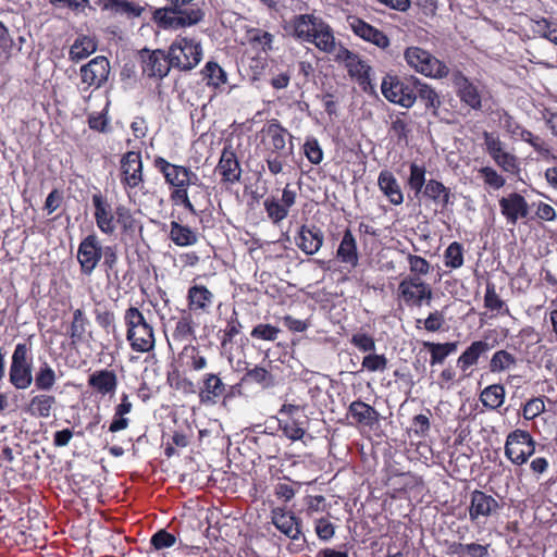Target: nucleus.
Instances as JSON below:
<instances>
[{
	"label": "nucleus",
	"mask_w": 557,
	"mask_h": 557,
	"mask_svg": "<svg viewBox=\"0 0 557 557\" xmlns=\"http://www.w3.org/2000/svg\"><path fill=\"white\" fill-rule=\"evenodd\" d=\"M32 347L27 343H18L12 355L9 381L17 389H26L33 383Z\"/></svg>",
	"instance_id": "nucleus-5"
},
{
	"label": "nucleus",
	"mask_w": 557,
	"mask_h": 557,
	"mask_svg": "<svg viewBox=\"0 0 557 557\" xmlns=\"http://www.w3.org/2000/svg\"><path fill=\"white\" fill-rule=\"evenodd\" d=\"M154 168L162 173L164 181L172 187H184L187 168L169 162L162 157H156L153 160Z\"/></svg>",
	"instance_id": "nucleus-21"
},
{
	"label": "nucleus",
	"mask_w": 557,
	"mask_h": 557,
	"mask_svg": "<svg viewBox=\"0 0 557 557\" xmlns=\"http://www.w3.org/2000/svg\"><path fill=\"white\" fill-rule=\"evenodd\" d=\"M272 523L277 530L290 540H298L301 535V522L292 511L283 508H274L271 511Z\"/></svg>",
	"instance_id": "nucleus-17"
},
{
	"label": "nucleus",
	"mask_w": 557,
	"mask_h": 557,
	"mask_svg": "<svg viewBox=\"0 0 557 557\" xmlns=\"http://www.w3.org/2000/svg\"><path fill=\"white\" fill-rule=\"evenodd\" d=\"M263 207L268 214V218L274 224H278L280 222H282L288 215L289 212V210L287 208H284V205L273 196L264 199Z\"/></svg>",
	"instance_id": "nucleus-42"
},
{
	"label": "nucleus",
	"mask_w": 557,
	"mask_h": 557,
	"mask_svg": "<svg viewBox=\"0 0 557 557\" xmlns=\"http://www.w3.org/2000/svg\"><path fill=\"white\" fill-rule=\"evenodd\" d=\"M243 381H250L262 386H269L272 382V375L264 368L255 367L246 372Z\"/></svg>",
	"instance_id": "nucleus-55"
},
{
	"label": "nucleus",
	"mask_w": 557,
	"mask_h": 557,
	"mask_svg": "<svg viewBox=\"0 0 557 557\" xmlns=\"http://www.w3.org/2000/svg\"><path fill=\"white\" fill-rule=\"evenodd\" d=\"M285 129L276 123L270 124L267 128V135L269 137V150L270 153H277L285 148Z\"/></svg>",
	"instance_id": "nucleus-45"
},
{
	"label": "nucleus",
	"mask_w": 557,
	"mask_h": 557,
	"mask_svg": "<svg viewBox=\"0 0 557 557\" xmlns=\"http://www.w3.org/2000/svg\"><path fill=\"white\" fill-rule=\"evenodd\" d=\"M490 345L484 341L473 342L458 358V366L462 371L476 364L479 358L490 350Z\"/></svg>",
	"instance_id": "nucleus-32"
},
{
	"label": "nucleus",
	"mask_w": 557,
	"mask_h": 557,
	"mask_svg": "<svg viewBox=\"0 0 557 557\" xmlns=\"http://www.w3.org/2000/svg\"><path fill=\"white\" fill-rule=\"evenodd\" d=\"M517 363L516 357L507 350H497L491 358L490 371L499 373L511 369Z\"/></svg>",
	"instance_id": "nucleus-40"
},
{
	"label": "nucleus",
	"mask_w": 557,
	"mask_h": 557,
	"mask_svg": "<svg viewBox=\"0 0 557 557\" xmlns=\"http://www.w3.org/2000/svg\"><path fill=\"white\" fill-rule=\"evenodd\" d=\"M304 151L312 164H319L323 159V152L317 139H308L304 145Z\"/></svg>",
	"instance_id": "nucleus-63"
},
{
	"label": "nucleus",
	"mask_w": 557,
	"mask_h": 557,
	"mask_svg": "<svg viewBox=\"0 0 557 557\" xmlns=\"http://www.w3.org/2000/svg\"><path fill=\"white\" fill-rule=\"evenodd\" d=\"M166 1L168 4L164 8L158 9L154 12V18L162 27L177 29L193 26L201 22L205 17V12L200 8H185L194 0Z\"/></svg>",
	"instance_id": "nucleus-2"
},
{
	"label": "nucleus",
	"mask_w": 557,
	"mask_h": 557,
	"mask_svg": "<svg viewBox=\"0 0 557 557\" xmlns=\"http://www.w3.org/2000/svg\"><path fill=\"white\" fill-rule=\"evenodd\" d=\"M445 265L451 269H458L463 264L462 245L454 242L445 250Z\"/></svg>",
	"instance_id": "nucleus-48"
},
{
	"label": "nucleus",
	"mask_w": 557,
	"mask_h": 557,
	"mask_svg": "<svg viewBox=\"0 0 557 557\" xmlns=\"http://www.w3.org/2000/svg\"><path fill=\"white\" fill-rule=\"evenodd\" d=\"M88 384L102 395L113 393L117 385L116 375L113 371H96L88 377Z\"/></svg>",
	"instance_id": "nucleus-29"
},
{
	"label": "nucleus",
	"mask_w": 557,
	"mask_h": 557,
	"mask_svg": "<svg viewBox=\"0 0 557 557\" xmlns=\"http://www.w3.org/2000/svg\"><path fill=\"white\" fill-rule=\"evenodd\" d=\"M405 59L410 67L428 77L442 79L449 74L446 63L420 47L407 48Z\"/></svg>",
	"instance_id": "nucleus-4"
},
{
	"label": "nucleus",
	"mask_w": 557,
	"mask_h": 557,
	"mask_svg": "<svg viewBox=\"0 0 557 557\" xmlns=\"http://www.w3.org/2000/svg\"><path fill=\"white\" fill-rule=\"evenodd\" d=\"M95 207V220L98 228L106 235H112L115 232V221L110 203L101 194L92 196Z\"/></svg>",
	"instance_id": "nucleus-20"
},
{
	"label": "nucleus",
	"mask_w": 557,
	"mask_h": 557,
	"mask_svg": "<svg viewBox=\"0 0 557 557\" xmlns=\"http://www.w3.org/2000/svg\"><path fill=\"white\" fill-rule=\"evenodd\" d=\"M249 44L262 52H268L272 49L273 35L269 32L259 28L249 29L247 33Z\"/></svg>",
	"instance_id": "nucleus-43"
},
{
	"label": "nucleus",
	"mask_w": 557,
	"mask_h": 557,
	"mask_svg": "<svg viewBox=\"0 0 557 557\" xmlns=\"http://www.w3.org/2000/svg\"><path fill=\"white\" fill-rule=\"evenodd\" d=\"M484 306L488 310L497 312H500L505 308V302L496 293L495 285L490 282L486 284Z\"/></svg>",
	"instance_id": "nucleus-51"
},
{
	"label": "nucleus",
	"mask_w": 557,
	"mask_h": 557,
	"mask_svg": "<svg viewBox=\"0 0 557 557\" xmlns=\"http://www.w3.org/2000/svg\"><path fill=\"white\" fill-rule=\"evenodd\" d=\"M381 90L388 101L404 108H411L417 99L414 82L412 85H409L396 76H385L381 84Z\"/></svg>",
	"instance_id": "nucleus-9"
},
{
	"label": "nucleus",
	"mask_w": 557,
	"mask_h": 557,
	"mask_svg": "<svg viewBox=\"0 0 557 557\" xmlns=\"http://www.w3.org/2000/svg\"><path fill=\"white\" fill-rule=\"evenodd\" d=\"M398 292L404 302L409 307H421L423 302L429 305L433 298L431 286L417 275L406 276L401 280Z\"/></svg>",
	"instance_id": "nucleus-7"
},
{
	"label": "nucleus",
	"mask_w": 557,
	"mask_h": 557,
	"mask_svg": "<svg viewBox=\"0 0 557 557\" xmlns=\"http://www.w3.org/2000/svg\"><path fill=\"white\" fill-rule=\"evenodd\" d=\"M535 451V442L523 430H515L506 440L505 455L515 465H523Z\"/></svg>",
	"instance_id": "nucleus-6"
},
{
	"label": "nucleus",
	"mask_w": 557,
	"mask_h": 557,
	"mask_svg": "<svg viewBox=\"0 0 557 557\" xmlns=\"http://www.w3.org/2000/svg\"><path fill=\"white\" fill-rule=\"evenodd\" d=\"M409 187L414 190L416 196H418L423 190V186L425 185V169L424 166L418 165L417 163H412L410 165V175L408 178Z\"/></svg>",
	"instance_id": "nucleus-49"
},
{
	"label": "nucleus",
	"mask_w": 557,
	"mask_h": 557,
	"mask_svg": "<svg viewBox=\"0 0 557 557\" xmlns=\"http://www.w3.org/2000/svg\"><path fill=\"white\" fill-rule=\"evenodd\" d=\"M377 185L381 191L388 198L393 205H400L404 201V195L394 174L383 170L379 174Z\"/></svg>",
	"instance_id": "nucleus-24"
},
{
	"label": "nucleus",
	"mask_w": 557,
	"mask_h": 557,
	"mask_svg": "<svg viewBox=\"0 0 557 557\" xmlns=\"http://www.w3.org/2000/svg\"><path fill=\"white\" fill-rule=\"evenodd\" d=\"M414 92L417 98L424 102L426 108L437 110L441 106V99L437 92L428 84L414 79Z\"/></svg>",
	"instance_id": "nucleus-38"
},
{
	"label": "nucleus",
	"mask_w": 557,
	"mask_h": 557,
	"mask_svg": "<svg viewBox=\"0 0 557 557\" xmlns=\"http://www.w3.org/2000/svg\"><path fill=\"white\" fill-rule=\"evenodd\" d=\"M225 384L213 373L203 376L202 387L199 393L200 401L203 404H215L216 399L223 396Z\"/></svg>",
	"instance_id": "nucleus-23"
},
{
	"label": "nucleus",
	"mask_w": 557,
	"mask_h": 557,
	"mask_svg": "<svg viewBox=\"0 0 557 557\" xmlns=\"http://www.w3.org/2000/svg\"><path fill=\"white\" fill-rule=\"evenodd\" d=\"M187 298L191 311L208 312L213 302V294L203 285L191 286Z\"/></svg>",
	"instance_id": "nucleus-25"
},
{
	"label": "nucleus",
	"mask_w": 557,
	"mask_h": 557,
	"mask_svg": "<svg viewBox=\"0 0 557 557\" xmlns=\"http://www.w3.org/2000/svg\"><path fill=\"white\" fill-rule=\"evenodd\" d=\"M169 238L178 247H189L197 244L198 234L190 226L172 221Z\"/></svg>",
	"instance_id": "nucleus-27"
},
{
	"label": "nucleus",
	"mask_w": 557,
	"mask_h": 557,
	"mask_svg": "<svg viewBox=\"0 0 557 557\" xmlns=\"http://www.w3.org/2000/svg\"><path fill=\"white\" fill-rule=\"evenodd\" d=\"M362 368L370 372H382L387 368V358L384 355L369 354L362 359Z\"/></svg>",
	"instance_id": "nucleus-54"
},
{
	"label": "nucleus",
	"mask_w": 557,
	"mask_h": 557,
	"mask_svg": "<svg viewBox=\"0 0 557 557\" xmlns=\"http://www.w3.org/2000/svg\"><path fill=\"white\" fill-rule=\"evenodd\" d=\"M518 139L530 144L540 153H548L549 152V148H548L547 144L540 136L532 134L528 129L519 132Z\"/></svg>",
	"instance_id": "nucleus-60"
},
{
	"label": "nucleus",
	"mask_w": 557,
	"mask_h": 557,
	"mask_svg": "<svg viewBox=\"0 0 557 557\" xmlns=\"http://www.w3.org/2000/svg\"><path fill=\"white\" fill-rule=\"evenodd\" d=\"M500 213L506 219L507 223L515 226L520 219H527L530 213V207L525 198L518 193H510L509 195L499 199Z\"/></svg>",
	"instance_id": "nucleus-14"
},
{
	"label": "nucleus",
	"mask_w": 557,
	"mask_h": 557,
	"mask_svg": "<svg viewBox=\"0 0 557 557\" xmlns=\"http://www.w3.org/2000/svg\"><path fill=\"white\" fill-rule=\"evenodd\" d=\"M324 243V235L315 225H301L298 235L295 237L296 246L306 255H315Z\"/></svg>",
	"instance_id": "nucleus-16"
},
{
	"label": "nucleus",
	"mask_w": 557,
	"mask_h": 557,
	"mask_svg": "<svg viewBox=\"0 0 557 557\" xmlns=\"http://www.w3.org/2000/svg\"><path fill=\"white\" fill-rule=\"evenodd\" d=\"M422 193L424 197L431 199L435 203H440L443 208L447 207L451 202L450 189L438 181L430 180L425 184Z\"/></svg>",
	"instance_id": "nucleus-33"
},
{
	"label": "nucleus",
	"mask_w": 557,
	"mask_h": 557,
	"mask_svg": "<svg viewBox=\"0 0 557 557\" xmlns=\"http://www.w3.org/2000/svg\"><path fill=\"white\" fill-rule=\"evenodd\" d=\"M170 63L178 71H191L202 59L199 41L188 37H177L169 48Z\"/></svg>",
	"instance_id": "nucleus-3"
},
{
	"label": "nucleus",
	"mask_w": 557,
	"mask_h": 557,
	"mask_svg": "<svg viewBox=\"0 0 557 557\" xmlns=\"http://www.w3.org/2000/svg\"><path fill=\"white\" fill-rule=\"evenodd\" d=\"M102 258V247L96 234L85 237L77 250V260L81 271L85 275H90Z\"/></svg>",
	"instance_id": "nucleus-12"
},
{
	"label": "nucleus",
	"mask_w": 557,
	"mask_h": 557,
	"mask_svg": "<svg viewBox=\"0 0 557 557\" xmlns=\"http://www.w3.org/2000/svg\"><path fill=\"white\" fill-rule=\"evenodd\" d=\"M453 83L461 102L473 110L481 109V95L476 88L461 72L453 73Z\"/></svg>",
	"instance_id": "nucleus-18"
},
{
	"label": "nucleus",
	"mask_w": 557,
	"mask_h": 557,
	"mask_svg": "<svg viewBox=\"0 0 557 557\" xmlns=\"http://www.w3.org/2000/svg\"><path fill=\"white\" fill-rule=\"evenodd\" d=\"M347 22L351 30L360 38L372 42L380 48H386L389 45V39L383 32L366 23L361 18L357 16H348Z\"/></svg>",
	"instance_id": "nucleus-19"
},
{
	"label": "nucleus",
	"mask_w": 557,
	"mask_h": 557,
	"mask_svg": "<svg viewBox=\"0 0 557 557\" xmlns=\"http://www.w3.org/2000/svg\"><path fill=\"white\" fill-rule=\"evenodd\" d=\"M143 72L150 78L162 79L165 77L172 64L170 63V54L163 50H144L143 52Z\"/></svg>",
	"instance_id": "nucleus-15"
},
{
	"label": "nucleus",
	"mask_w": 557,
	"mask_h": 557,
	"mask_svg": "<svg viewBox=\"0 0 557 557\" xmlns=\"http://www.w3.org/2000/svg\"><path fill=\"white\" fill-rule=\"evenodd\" d=\"M194 334L193 320L190 315L181 317L173 331V339L177 342L189 341Z\"/></svg>",
	"instance_id": "nucleus-47"
},
{
	"label": "nucleus",
	"mask_w": 557,
	"mask_h": 557,
	"mask_svg": "<svg viewBox=\"0 0 557 557\" xmlns=\"http://www.w3.org/2000/svg\"><path fill=\"white\" fill-rule=\"evenodd\" d=\"M321 18L315 17L312 14H300L295 16L292 22L294 36L309 42Z\"/></svg>",
	"instance_id": "nucleus-28"
},
{
	"label": "nucleus",
	"mask_w": 557,
	"mask_h": 557,
	"mask_svg": "<svg viewBox=\"0 0 557 557\" xmlns=\"http://www.w3.org/2000/svg\"><path fill=\"white\" fill-rule=\"evenodd\" d=\"M97 41L94 37L81 35L78 36L70 48V60L78 62L88 58L97 50Z\"/></svg>",
	"instance_id": "nucleus-31"
},
{
	"label": "nucleus",
	"mask_w": 557,
	"mask_h": 557,
	"mask_svg": "<svg viewBox=\"0 0 557 557\" xmlns=\"http://www.w3.org/2000/svg\"><path fill=\"white\" fill-rule=\"evenodd\" d=\"M278 422L282 431L289 440L298 441L304 437L306 418H281Z\"/></svg>",
	"instance_id": "nucleus-36"
},
{
	"label": "nucleus",
	"mask_w": 557,
	"mask_h": 557,
	"mask_svg": "<svg viewBox=\"0 0 557 557\" xmlns=\"http://www.w3.org/2000/svg\"><path fill=\"white\" fill-rule=\"evenodd\" d=\"M348 411L357 423L366 426H373L380 419V413L373 407L361 400L352 401Z\"/></svg>",
	"instance_id": "nucleus-26"
},
{
	"label": "nucleus",
	"mask_w": 557,
	"mask_h": 557,
	"mask_svg": "<svg viewBox=\"0 0 557 557\" xmlns=\"http://www.w3.org/2000/svg\"><path fill=\"white\" fill-rule=\"evenodd\" d=\"M494 162L505 172L516 174L519 172V161L518 158L510 153L509 151H504L497 158L494 159Z\"/></svg>",
	"instance_id": "nucleus-53"
},
{
	"label": "nucleus",
	"mask_w": 557,
	"mask_h": 557,
	"mask_svg": "<svg viewBox=\"0 0 557 557\" xmlns=\"http://www.w3.org/2000/svg\"><path fill=\"white\" fill-rule=\"evenodd\" d=\"M126 339L131 348L137 352H149L154 349L156 337L152 325L136 307L125 310Z\"/></svg>",
	"instance_id": "nucleus-1"
},
{
	"label": "nucleus",
	"mask_w": 557,
	"mask_h": 557,
	"mask_svg": "<svg viewBox=\"0 0 557 557\" xmlns=\"http://www.w3.org/2000/svg\"><path fill=\"white\" fill-rule=\"evenodd\" d=\"M87 318L82 309H76L73 312V321L71 323L69 335L73 345H76L84 339L86 332Z\"/></svg>",
	"instance_id": "nucleus-39"
},
{
	"label": "nucleus",
	"mask_w": 557,
	"mask_h": 557,
	"mask_svg": "<svg viewBox=\"0 0 557 557\" xmlns=\"http://www.w3.org/2000/svg\"><path fill=\"white\" fill-rule=\"evenodd\" d=\"M242 323L239 322L237 318V312L233 311V314L227 321V325L224 330V335L222 338V346H225L226 343L233 342L234 337L237 336L240 333L242 330Z\"/></svg>",
	"instance_id": "nucleus-61"
},
{
	"label": "nucleus",
	"mask_w": 557,
	"mask_h": 557,
	"mask_svg": "<svg viewBox=\"0 0 557 557\" xmlns=\"http://www.w3.org/2000/svg\"><path fill=\"white\" fill-rule=\"evenodd\" d=\"M144 165L139 151H127L120 160V181L126 190L138 188L144 183Z\"/></svg>",
	"instance_id": "nucleus-11"
},
{
	"label": "nucleus",
	"mask_w": 557,
	"mask_h": 557,
	"mask_svg": "<svg viewBox=\"0 0 557 557\" xmlns=\"http://www.w3.org/2000/svg\"><path fill=\"white\" fill-rule=\"evenodd\" d=\"M480 400L488 409L495 410L499 408L505 400L504 386L502 384H493L485 387L480 395Z\"/></svg>",
	"instance_id": "nucleus-35"
},
{
	"label": "nucleus",
	"mask_w": 557,
	"mask_h": 557,
	"mask_svg": "<svg viewBox=\"0 0 557 557\" xmlns=\"http://www.w3.org/2000/svg\"><path fill=\"white\" fill-rule=\"evenodd\" d=\"M409 269L414 275H426L430 272L431 265L424 258L416 255L408 256Z\"/></svg>",
	"instance_id": "nucleus-64"
},
{
	"label": "nucleus",
	"mask_w": 557,
	"mask_h": 557,
	"mask_svg": "<svg viewBox=\"0 0 557 557\" xmlns=\"http://www.w3.org/2000/svg\"><path fill=\"white\" fill-rule=\"evenodd\" d=\"M350 343L363 352H372L376 347L374 338L366 333H355L350 338Z\"/></svg>",
	"instance_id": "nucleus-59"
},
{
	"label": "nucleus",
	"mask_w": 557,
	"mask_h": 557,
	"mask_svg": "<svg viewBox=\"0 0 557 557\" xmlns=\"http://www.w3.org/2000/svg\"><path fill=\"white\" fill-rule=\"evenodd\" d=\"M215 172L224 184H235L240 181L242 168L232 144H225Z\"/></svg>",
	"instance_id": "nucleus-13"
},
{
	"label": "nucleus",
	"mask_w": 557,
	"mask_h": 557,
	"mask_svg": "<svg viewBox=\"0 0 557 557\" xmlns=\"http://www.w3.org/2000/svg\"><path fill=\"white\" fill-rule=\"evenodd\" d=\"M33 380L37 389L47 392L54 386L57 374L52 367L47 361H44Z\"/></svg>",
	"instance_id": "nucleus-37"
},
{
	"label": "nucleus",
	"mask_w": 557,
	"mask_h": 557,
	"mask_svg": "<svg viewBox=\"0 0 557 557\" xmlns=\"http://www.w3.org/2000/svg\"><path fill=\"white\" fill-rule=\"evenodd\" d=\"M309 42L324 52L331 53L335 50V38L329 24L320 20Z\"/></svg>",
	"instance_id": "nucleus-30"
},
{
	"label": "nucleus",
	"mask_w": 557,
	"mask_h": 557,
	"mask_svg": "<svg viewBox=\"0 0 557 557\" xmlns=\"http://www.w3.org/2000/svg\"><path fill=\"white\" fill-rule=\"evenodd\" d=\"M479 173L483 177L484 183L494 189L502 188L506 183V180L491 166L480 169Z\"/></svg>",
	"instance_id": "nucleus-57"
},
{
	"label": "nucleus",
	"mask_w": 557,
	"mask_h": 557,
	"mask_svg": "<svg viewBox=\"0 0 557 557\" xmlns=\"http://www.w3.org/2000/svg\"><path fill=\"white\" fill-rule=\"evenodd\" d=\"M110 62L106 57L98 55L79 69L81 84L83 90L86 91L94 87L101 88L109 78Z\"/></svg>",
	"instance_id": "nucleus-10"
},
{
	"label": "nucleus",
	"mask_w": 557,
	"mask_h": 557,
	"mask_svg": "<svg viewBox=\"0 0 557 557\" xmlns=\"http://www.w3.org/2000/svg\"><path fill=\"white\" fill-rule=\"evenodd\" d=\"M488 546L490 545H481L476 543H459L455 546L454 552L457 554H467L470 557H486L488 555Z\"/></svg>",
	"instance_id": "nucleus-56"
},
{
	"label": "nucleus",
	"mask_w": 557,
	"mask_h": 557,
	"mask_svg": "<svg viewBox=\"0 0 557 557\" xmlns=\"http://www.w3.org/2000/svg\"><path fill=\"white\" fill-rule=\"evenodd\" d=\"M55 404V397L47 394H39L34 396L29 404L27 411L30 416L39 418H48L51 414L52 407Z\"/></svg>",
	"instance_id": "nucleus-34"
},
{
	"label": "nucleus",
	"mask_w": 557,
	"mask_h": 557,
	"mask_svg": "<svg viewBox=\"0 0 557 557\" xmlns=\"http://www.w3.org/2000/svg\"><path fill=\"white\" fill-rule=\"evenodd\" d=\"M150 542L156 549L160 550L172 547L176 543V537L162 529L152 535Z\"/></svg>",
	"instance_id": "nucleus-58"
},
{
	"label": "nucleus",
	"mask_w": 557,
	"mask_h": 557,
	"mask_svg": "<svg viewBox=\"0 0 557 557\" xmlns=\"http://www.w3.org/2000/svg\"><path fill=\"white\" fill-rule=\"evenodd\" d=\"M503 505L492 495L474 490L468 507L469 519L473 523H484L488 518L499 515Z\"/></svg>",
	"instance_id": "nucleus-8"
},
{
	"label": "nucleus",
	"mask_w": 557,
	"mask_h": 557,
	"mask_svg": "<svg viewBox=\"0 0 557 557\" xmlns=\"http://www.w3.org/2000/svg\"><path fill=\"white\" fill-rule=\"evenodd\" d=\"M483 138L486 152L493 160L497 158L499 154H502L504 151H507L505 148V144L494 133L484 132Z\"/></svg>",
	"instance_id": "nucleus-50"
},
{
	"label": "nucleus",
	"mask_w": 557,
	"mask_h": 557,
	"mask_svg": "<svg viewBox=\"0 0 557 557\" xmlns=\"http://www.w3.org/2000/svg\"><path fill=\"white\" fill-rule=\"evenodd\" d=\"M350 73L358 76L359 84L366 92L374 91V85L371 79L372 69L363 61L358 60L356 64H349Z\"/></svg>",
	"instance_id": "nucleus-41"
},
{
	"label": "nucleus",
	"mask_w": 557,
	"mask_h": 557,
	"mask_svg": "<svg viewBox=\"0 0 557 557\" xmlns=\"http://www.w3.org/2000/svg\"><path fill=\"white\" fill-rule=\"evenodd\" d=\"M544 411V400L540 397L532 398L523 407V417L525 420H533Z\"/></svg>",
	"instance_id": "nucleus-62"
},
{
	"label": "nucleus",
	"mask_w": 557,
	"mask_h": 557,
	"mask_svg": "<svg viewBox=\"0 0 557 557\" xmlns=\"http://www.w3.org/2000/svg\"><path fill=\"white\" fill-rule=\"evenodd\" d=\"M280 332V329L274 325L258 324L251 330L250 336L256 339L274 342Z\"/></svg>",
	"instance_id": "nucleus-52"
},
{
	"label": "nucleus",
	"mask_w": 557,
	"mask_h": 557,
	"mask_svg": "<svg viewBox=\"0 0 557 557\" xmlns=\"http://www.w3.org/2000/svg\"><path fill=\"white\" fill-rule=\"evenodd\" d=\"M106 9L113 11L117 14H126L128 16H140L144 9L127 0H103Z\"/></svg>",
	"instance_id": "nucleus-44"
},
{
	"label": "nucleus",
	"mask_w": 557,
	"mask_h": 557,
	"mask_svg": "<svg viewBox=\"0 0 557 557\" xmlns=\"http://www.w3.org/2000/svg\"><path fill=\"white\" fill-rule=\"evenodd\" d=\"M336 257L341 262L349 264L351 268H356L359 263L357 242L349 228L344 232Z\"/></svg>",
	"instance_id": "nucleus-22"
},
{
	"label": "nucleus",
	"mask_w": 557,
	"mask_h": 557,
	"mask_svg": "<svg viewBox=\"0 0 557 557\" xmlns=\"http://www.w3.org/2000/svg\"><path fill=\"white\" fill-rule=\"evenodd\" d=\"M202 74L208 81V85L219 87L226 83V73L216 62L209 61L205 65Z\"/></svg>",
	"instance_id": "nucleus-46"
}]
</instances>
